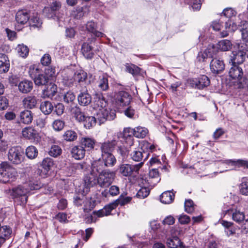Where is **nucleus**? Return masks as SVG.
<instances>
[{
    "label": "nucleus",
    "mask_w": 248,
    "mask_h": 248,
    "mask_svg": "<svg viewBox=\"0 0 248 248\" xmlns=\"http://www.w3.org/2000/svg\"><path fill=\"white\" fill-rule=\"evenodd\" d=\"M240 191L243 195H248V178H242L240 185Z\"/></svg>",
    "instance_id": "obj_52"
},
{
    "label": "nucleus",
    "mask_w": 248,
    "mask_h": 248,
    "mask_svg": "<svg viewBox=\"0 0 248 248\" xmlns=\"http://www.w3.org/2000/svg\"><path fill=\"white\" fill-rule=\"evenodd\" d=\"M40 109L45 115L50 114L54 109V106L50 101H44L41 103Z\"/></svg>",
    "instance_id": "obj_37"
},
{
    "label": "nucleus",
    "mask_w": 248,
    "mask_h": 248,
    "mask_svg": "<svg viewBox=\"0 0 248 248\" xmlns=\"http://www.w3.org/2000/svg\"><path fill=\"white\" fill-rule=\"evenodd\" d=\"M224 163L234 167H246L248 169V161L244 159H227L224 160Z\"/></svg>",
    "instance_id": "obj_34"
},
{
    "label": "nucleus",
    "mask_w": 248,
    "mask_h": 248,
    "mask_svg": "<svg viewBox=\"0 0 248 248\" xmlns=\"http://www.w3.org/2000/svg\"><path fill=\"white\" fill-rule=\"evenodd\" d=\"M54 165V162L52 159L46 157L44 158L42 162V166L43 168L46 171L48 172L51 170V168Z\"/></svg>",
    "instance_id": "obj_48"
},
{
    "label": "nucleus",
    "mask_w": 248,
    "mask_h": 248,
    "mask_svg": "<svg viewBox=\"0 0 248 248\" xmlns=\"http://www.w3.org/2000/svg\"><path fill=\"white\" fill-rule=\"evenodd\" d=\"M116 116L114 111L112 110H108L107 109H99L96 114L97 122L99 125L104 124L106 121L112 120Z\"/></svg>",
    "instance_id": "obj_9"
},
{
    "label": "nucleus",
    "mask_w": 248,
    "mask_h": 248,
    "mask_svg": "<svg viewBox=\"0 0 248 248\" xmlns=\"http://www.w3.org/2000/svg\"><path fill=\"white\" fill-rule=\"evenodd\" d=\"M229 74L230 77L234 79H237L238 83L240 84V87L242 86L245 79L243 78V71L242 69L236 64H232L230 68Z\"/></svg>",
    "instance_id": "obj_12"
},
{
    "label": "nucleus",
    "mask_w": 248,
    "mask_h": 248,
    "mask_svg": "<svg viewBox=\"0 0 248 248\" xmlns=\"http://www.w3.org/2000/svg\"><path fill=\"white\" fill-rule=\"evenodd\" d=\"M94 108H101L102 109L107 105V102L101 93H95L93 97Z\"/></svg>",
    "instance_id": "obj_33"
},
{
    "label": "nucleus",
    "mask_w": 248,
    "mask_h": 248,
    "mask_svg": "<svg viewBox=\"0 0 248 248\" xmlns=\"http://www.w3.org/2000/svg\"><path fill=\"white\" fill-rule=\"evenodd\" d=\"M33 116V114L31 111L25 109L20 113L19 121L23 124H29L32 122Z\"/></svg>",
    "instance_id": "obj_28"
},
{
    "label": "nucleus",
    "mask_w": 248,
    "mask_h": 248,
    "mask_svg": "<svg viewBox=\"0 0 248 248\" xmlns=\"http://www.w3.org/2000/svg\"><path fill=\"white\" fill-rule=\"evenodd\" d=\"M78 100L79 104L82 106H87L92 102V97L88 93L86 88L83 89L80 91L78 95Z\"/></svg>",
    "instance_id": "obj_18"
},
{
    "label": "nucleus",
    "mask_w": 248,
    "mask_h": 248,
    "mask_svg": "<svg viewBox=\"0 0 248 248\" xmlns=\"http://www.w3.org/2000/svg\"><path fill=\"white\" fill-rule=\"evenodd\" d=\"M38 150L34 146H29L26 149V155L28 158L32 159L36 158L38 155Z\"/></svg>",
    "instance_id": "obj_45"
},
{
    "label": "nucleus",
    "mask_w": 248,
    "mask_h": 248,
    "mask_svg": "<svg viewBox=\"0 0 248 248\" xmlns=\"http://www.w3.org/2000/svg\"><path fill=\"white\" fill-rule=\"evenodd\" d=\"M84 181L85 186L87 187H92L98 184L97 173L93 172V163H92L91 171L89 174L85 176Z\"/></svg>",
    "instance_id": "obj_20"
},
{
    "label": "nucleus",
    "mask_w": 248,
    "mask_h": 248,
    "mask_svg": "<svg viewBox=\"0 0 248 248\" xmlns=\"http://www.w3.org/2000/svg\"><path fill=\"white\" fill-rule=\"evenodd\" d=\"M54 108V111L56 112L57 115L61 116L63 113L64 107L62 103H57L55 105Z\"/></svg>",
    "instance_id": "obj_64"
},
{
    "label": "nucleus",
    "mask_w": 248,
    "mask_h": 248,
    "mask_svg": "<svg viewBox=\"0 0 248 248\" xmlns=\"http://www.w3.org/2000/svg\"><path fill=\"white\" fill-rule=\"evenodd\" d=\"M225 23V20L223 19V17H221L219 20H216L212 22L211 27L212 29L216 31H219L223 28V26L222 24Z\"/></svg>",
    "instance_id": "obj_56"
},
{
    "label": "nucleus",
    "mask_w": 248,
    "mask_h": 248,
    "mask_svg": "<svg viewBox=\"0 0 248 248\" xmlns=\"http://www.w3.org/2000/svg\"><path fill=\"white\" fill-rule=\"evenodd\" d=\"M81 52L87 59H92L94 55L91 43L84 42L82 45Z\"/></svg>",
    "instance_id": "obj_26"
},
{
    "label": "nucleus",
    "mask_w": 248,
    "mask_h": 248,
    "mask_svg": "<svg viewBox=\"0 0 248 248\" xmlns=\"http://www.w3.org/2000/svg\"><path fill=\"white\" fill-rule=\"evenodd\" d=\"M71 111L76 120L79 122H81L85 118V114L79 107L75 106L71 108Z\"/></svg>",
    "instance_id": "obj_40"
},
{
    "label": "nucleus",
    "mask_w": 248,
    "mask_h": 248,
    "mask_svg": "<svg viewBox=\"0 0 248 248\" xmlns=\"http://www.w3.org/2000/svg\"><path fill=\"white\" fill-rule=\"evenodd\" d=\"M98 87L103 91H106L108 89L109 86L107 75L104 74L102 76L99 77Z\"/></svg>",
    "instance_id": "obj_41"
},
{
    "label": "nucleus",
    "mask_w": 248,
    "mask_h": 248,
    "mask_svg": "<svg viewBox=\"0 0 248 248\" xmlns=\"http://www.w3.org/2000/svg\"><path fill=\"white\" fill-rule=\"evenodd\" d=\"M211 72L214 74H218L221 73L225 68L224 62L217 58L212 59L210 64Z\"/></svg>",
    "instance_id": "obj_17"
},
{
    "label": "nucleus",
    "mask_w": 248,
    "mask_h": 248,
    "mask_svg": "<svg viewBox=\"0 0 248 248\" xmlns=\"http://www.w3.org/2000/svg\"><path fill=\"white\" fill-rule=\"evenodd\" d=\"M16 50L18 55L22 58H26L29 54L28 47L23 44L18 45Z\"/></svg>",
    "instance_id": "obj_51"
},
{
    "label": "nucleus",
    "mask_w": 248,
    "mask_h": 248,
    "mask_svg": "<svg viewBox=\"0 0 248 248\" xmlns=\"http://www.w3.org/2000/svg\"><path fill=\"white\" fill-rule=\"evenodd\" d=\"M175 197V195L171 191H167L164 192L160 195V199L161 202L165 204H170L171 203Z\"/></svg>",
    "instance_id": "obj_36"
},
{
    "label": "nucleus",
    "mask_w": 248,
    "mask_h": 248,
    "mask_svg": "<svg viewBox=\"0 0 248 248\" xmlns=\"http://www.w3.org/2000/svg\"><path fill=\"white\" fill-rule=\"evenodd\" d=\"M246 52L242 46H239L238 50H235L231 52L230 55V62L232 64L239 65L243 63L246 58Z\"/></svg>",
    "instance_id": "obj_8"
},
{
    "label": "nucleus",
    "mask_w": 248,
    "mask_h": 248,
    "mask_svg": "<svg viewBox=\"0 0 248 248\" xmlns=\"http://www.w3.org/2000/svg\"><path fill=\"white\" fill-rule=\"evenodd\" d=\"M116 163V159L111 154H101V157L93 161V167H96L97 170H101L103 168L113 166Z\"/></svg>",
    "instance_id": "obj_5"
},
{
    "label": "nucleus",
    "mask_w": 248,
    "mask_h": 248,
    "mask_svg": "<svg viewBox=\"0 0 248 248\" xmlns=\"http://www.w3.org/2000/svg\"><path fill=\"white\" fill-rule=\"evenodd\" d=\"M22 134L23 137L29 140L35 139L37 132L31 127H26L23 129Z\"/></svg>",
    "instance_id": "obj_38"
},
{
    "label": "nucleus",
    "mask_w": 248,
    "mask_h": 248,
    "mask_svg": "<svg viewBox=\"0 0 248 248\" xmlns=\"http://www.w3.org/2000/svg\"><path fill=\"white\" fill-rule=\"evenodd\" d=\"M24 150L20 146L11 147L8 153V160L14 164L18 165L23 160Z\"/></svg>",
    "instance_id": "obj_7"
},
{
    "label": "nucleus",
    "mask_w": 248,
    "mask_h": 248,
    "mask_svg": "<svg viewBox=\"0 0 248 248\" xmlns=\"http://www.w3.org/2000/svg\"><path fill=\"white\" fill-rule=\"evenodd\" d=\"M86 149L83 148L81 145H77L73 147L71 151L72 156L77 160H80L84 158L85 155Z\"/></svg>",
    "instance_id": "obj_29"
},
{
    "label": "nucleus",
    "mask_w": 248,
    "mask_h": 248,
    "mask_svg": "<svg viewBox=\"0 0 248 248\" xmlns=\"http://www.w3.org/2000/svg\"><path fill=\"white\" fill-rule=\"evenodd\" d=\"M116 103L122 107L128 106L131 100V96L127 92L124 91H119L116 94Z\"/></svg>",
    "instance_id": "obj_14"
},
{
    "label": "nucleus",
    "mask_w": 248,
    "mask_h": 248,
    "mask_svg": "<svg viewBox=\"0 0 248 248\" xmlns=\"http://www.w3.org/2000/svg\"><path fill=\"white\" fill-rule=\"evenodd\" d=\"M75 72L70 68L65 69L62 72V80L63 84L68 87H72L75 83Z\"/></svg>",
    "instance_id": "obj_15"
},
{
    "label": "nucleus",
    "mask_w": 248,
    "mask_h": 248,
    "mask_svg": "<svg viewBox=\"0 0 248 248\" xmlns=\"http://www.w3.org/2000/svg\"><path fill=\"white\" fill-rule=\"evenodd\" d=\"M126 70L135 76L140 75L141 69L134 64H130L126 66Z\"/></svg>",
    "instance_id": "obj_49"
},
{
    "label": "nucleus",
    "mask_w": 248,
    "mask_h": 248,
    "mask_svg": "<svg viewBox=\"0 0 248 248\" xmlns=\"http://www.w3.org/2000/svg\"><path fill=\"white\" fill-rule=\"evenodd\" d=\"M222 17L228 18L225 20V31L220 32L221 37H225L228 35L229 31H234L237 29V25L232 21L231 18L236 15V12L232 8H226L223 11Z\"/></svg>",
    "instance_id": "obj_4"
},
{
    "label": "nucleus",
    "mask_w": 248,
    "mask_h": 248,
    "mask_svg": "<svg viewBox=\"0 0 248 248\" xmlns=\"http://www.w3.org/2000/svg\"><path fill=\"white\" fill-rule=\"evenodd\" d=\"M240 31L241 32L242 39L245 42H248V22L246 20L240 22Z\"/></svg>",
    "instance_id": "obj_39"
},
{
    "label": "nucleus",
    "mask_w": 248,
    "mask_h": 248,
    "mask_svg": "<svg viewBox=\"0 0 248 248\" xmlns=\"http://www.w3.org/2000/svg\"><path fill=\"white\" fill-rule=\"evenodd\" d=\"M188 83L191 87L202 90L208 86L210 81L206 76L202 75L198 78L189 79Z\"/></svg>",
    "instance_id": "obj_10"
},
{
    "label": "nucleus",
    "mask_w": 248,
    "mask_h": 248,
    "mask_svg": "<svg viewBox=\"0 0 248 248\" xmlns=\"http://www.w3.org/2000/svg\"><path fill=\"white\" fill-rule=\"evenodd\" d=\"M171 236L166 239V244L169 248H185L183 243L181 241L179 238L177 236V233H179L177 231L173 229L170 230Z\"/></svg>",
    "instance_id": "obj_11"
},
{
    "label": "nucleus",
    "mask_w": 248,
    "mask_h": 248,
    "mask_svg": "<svg viewBox=\"0 0 248 248\" xmlns=\"http://www.w3.org/2000/svg\"><path fill=\"white\" fill-rule=\"evenodd\" d=\"M143 163L140 162L135 165L131 166L129 164H124L120 166L119 172L124 176H128L131 175L133 171L138 172L143 166Z\"/></svg>",
    "instance_id": "obj_13"
},
{
    "label": "nucleus",
    "mask_w": 248,
    "mask_h": 248,
    "mask_svg": "<svg viewBox=\"0 0 248 248\" xmlns=\"http://www.w3.org/2000/svg\"><path fill=\"white\" fill-rule=\"evenodd\" d=\"M19 92L23 93H28L33 89V83L28 80H24L19 82L18 85Z\"/></svg>",
    "instance_id": "obj_30"
},
{
    "label": "nucleus",
    "mask_w": 248,
    "mask_h": 248,
    "mask_svg": "<svg viewBox=\"0 0 248 248\" xmlns=\"http://www.w3.org/2000/svg\"><path fill=\"white\" fill-rule=\"evenodd\" d=\"M64 125L65 123L60 120H56L52 124L53 129L57 131H61L64 128Z\"/></svg>",
    "instance_id": "obj_61"
},
{
    "label": "nucleus",
    "mask_w": 248,
    "mask_h": 248,
    "mask_svg": "<svg viewBox=\"0 0 248 248\" xmlns=\"http://www.w3.org/2000/svg\"><path fill=\"white\" fill-rule=\"evenodd\" d=\"M51 62V57L50 55L48 53L44 54L41 59V62L44 66L48 65L49 64H50Z\"/></svg>",
    "instance_id": "obj_63"
},
{
    "label": "nucleus",
    "mask_w": 248,
    "mask_h": 248,
    "mask_svg": "<svg viewBox=\"0 0 248 248\" xmlns=\"http://www.w3.org/2000/svg\"><path fill=\"white\" fill-rule=\"evenodd\" d=\"M150 190L146 187H141L138 191L136 196L138 198L144 199L147 197L149 194Z\"/></svg>",
    "instance_id": "obj_59"
},
{
    "label": "nucleus",
    "mask_w": 248,
    "mask_h": 248,
    "mask_svg": "<svg viewBox=\"0 0 248 248\" xmlns=\"http://www.w3.org/2000/svg\"><path fill=\"white\" fill-rule=\"evenodd\" d=\"M218 48L223 51L229 50L232 47V44L231 42L227 39H224L220 41L218 43Z\"/></svg>",
    "instance_id": "obj_44"
},
{
    "label": "nucleus",
    "mask_w": 248,
    "mask_h": 248,
    "mask_svg": "<svg viewBox=\"0 0 248 248\" xmlns=\"http://www.w3.org/2000/svg\"><path fill=\"white\" fill-rule=\"evenodd\" d=\"M62 151V150L60 146L53 145L50 148L48 154L51 156L56 157L61 154Z\"/></svg>",
    "instance_id": "obj_53"
},
{
    "label": "nucleus",
    "mask_w": 248,
    "mask_h": 248,
    "mask_svg": "<svg viewBox=\"0 0 248 248\" xmlns=\"http://www.w3.org/2000/svg\"><path fill=\"white\" fill-rule=\"evenodd\" d=\"M86 28L88 32L92 33L96 37H103L105 34L96 30L97 23L93 20L88 21L86 24Z\"/></svg>",
    "instance_id": "obj_24"
},
{
    "label": "nucleus",
    "mask_w": 248,
    "mask_h": 248,
    "mask_svg": "<svg viewBox=\"0 0 248 248\" xmlns=\"http://www.w3.org/2000/svg\"><path fill=\"white\" fill-rule=\"evenodd\" d=\"M195 205L191 199L186 200L185 202V210L188 214H191L195 209Z\"/></svg>",
    "instance_id": "obj_54"
},
{
    "label": "nucleus",
    "mask_w": 248,
    "mask_h": 248,
    "mask_svg": "<svg viewBox=\"0 0 248 248\" xmlns=\"http://www.w3.org/2000/svg\"><path fill=\"white\" fill-rule=\"evenodd\" d=\"M82 122L84 123V126L88 129L94 126L97 123L96 118L94 116L86 115H85L84 120Z\"/></svg>",
    "instance_id": "obj_43"
},
{
    "label": "nucleus",
    "mask_w": 248,
    "mask_h": 248,
    "mask_svg": "<svg viewBox=\"0 0 248 248\" xmlns=\"http://www.w3.org/2000/svg\"><path fill=\"white\" fill-rule=\"evenodd\" d=\"M42 186L38 181L30 180L22 184L5 190L4 193L13 201L15 204L24 206L27 203L30 192L39 189Z\"/></svg>",
    "instance_id": "obj_1"
},
{
    "label": "nucleus",
    "mask_w": 248,
    "mask_h": 248,
    "mask_svg": "<svg viewBox=\"0 0 248 248\" xmlns=\"http://www.w3.org/2000/svg\"><path fill=\"white\" fill-rule=\"evenodd\" d=\"M232 218L234 221L240 223L244 221L245 215L243 212L236 211L232 214Z\"/></svg>",
    "instance_id": "obj_57"
},
{
    "label": "nucleus",
    "mask_w": 248,
    "mask_h": 248,
    "mask_svg": "<svg viewBox=\"0 0 248 248\" xmlns=\"http://www.w3.org/2000/svg\"><path fill=\"white\" fill-rule=\"evenodd\" d=\"M93 172L97 173L98 184L102 187H106L110 186L115 177L114 171L106 168L98 170L96 167H93Z\"/></svg>",
    "instance_id": "obj_3"
},
{
    "label": "nucleus",
    "mask_w": 248,
    "mask_h": 248,
    "mask_svg": "<svg viewBox=\"0 0 248 248\" xmlns=\"http://www.w3.org/2000/svg\"><path fill=\"white\" fill-rule=\"evenodd\" d=\"M81 146L86 149V151H90L94 148L95 140L93 138L89 137H82L79 142Z\"/></svg>",
    "instance_id": "obj_25"
},
{
    "label": "nucleus",
    "mask_w": 248,
    "mask_h": 248,
    "mask_svg": "<svg viewBox=\"0 0 248 248\" xmlns=\"http://www.w3.org/2000/svg\"><path fill=\"white\" fill-rule=\"evenodd\" d=\"M10 62L8 57L4 54L0 53V73H5L8 71Z\"/></svg>",
    "instance_id": "obj_31"
},
{
    "label": "nucleus",
    "mask_w": 248,
    "mask_h": 248,
    "mask_svg": "<svg viewBox=\"0 0 248 248\" xmlns=\"http://www.w3.org/2000/svg\"><path fill=\"white\" fill-rule=\"evenodd\" d=\"M62 138L66 141H73L77 139L78 134L74 130H68L62 135Z\"/></svg>",
    "instance_id": "obj_42"
},
{
    "label": "nucleus",
    "mask_w": 248,
    "mask_h": 248,
    "mask_svg": "<svg viewBox=\"0 0 248 248\" xmlns=\"http://www.w3.org/2000/svg\"><path fill=\"white\" fill-rule=\"evenodd\" d=\"M31 27L39 28L42 25L41 20L37 16H32L29 21Z\"/></svg>",
    "instance_id": "obj_60"
},
{
    "label": "nucleus",
    "mask_w": 248,
    "mask_h": 248,
    "mask_svg": "<svg viewBox=\"0 0 248 248\" xmlns=\"http://www.w3.org/2000/svg\"><path fill=\"white\" fill-rule=\"evenodd\" d=\"M130 158L134 161L142 162V160L144 158V161L148 157L149 153L145 152L143 148H139L135 149L130 154Z\"/></svg>",
    "instance_id": "obj_16"
},
{
    "label": "nucleus",
    "mask_w": 248,
    "mask_h": 248,
    "mask_svg": "<svg viewBox=\"0 0 248 248\" xmlns=\"http://www.w3.org/2000/svg\"><path fill=\"white\" fill-rule=\"evenodd\" d=\"M149 179L147 181L151 186H154L160 180L158 169H153L149 171Z\"/></svg>",
    "instance_id": "obj_32"
},
{
    "label": "nucleus",
    "mask_w": 248,
    "mask_h": 248,
    "mask_svg": "<svg viewBox=\"0 0 248 248\" xmlns=\"http://www.w3.org/2000/svg\"><path fill=\"white\" fill-rule=\"evenodd\" d=\"M75 82L77 81L80 86L84 85L87 79V74L82 70H79L75 72Z\"/></svg>",
    "instance_id": "obj_35"
},
{
    "label": "nucleus",
    "mask_w": 248,
    "mask_h": 248,
    "mask_svg": "<svg viewBox=\"0 0 248 248\" xmlns=\"http://www.w3.org/2000/svg\"><path fill=\"white\" fill-rule=\"evenodd\" d=\"M148 133V130L144 127L137 126L135 128L134 136L138 138H144Z\"/></svg>",
    "instance_id": "obj_46"
},
{
    "label": "nucleus",
    "mask_w": 248,
    "mask_h": 248,
    "mask_svg": "<svg viewBox=\"0 0 248 248\" xmlns=\"http://www.w3.org/2000/svg\"><path fill=\"white\" fill-rule=\"evenodd\" d=\"M76 96L72 91H68L63 96V100L67 104L72 103L75 100Z\"/></svg>",
    "instance_id": "obj_58"
},
{
    "label": "nucleus",
    "mask_w": 248,
    "mask_h": 248,
    "mask_svg": "<svg viewBox=\"0 0 248 248\" xmlns=\"http://www.w3.org/2000/svg\"><path fill=\"white\" fill-rule=\"evenodd\" d=\"M100 144L101 154H111L115 147L117 144V141L116 140H112L104 142Z\"/></svg>",
    "instance_id": "obj_21"
},
{
    "label": "nucleus",
    "mask_w": 248,
    "mask_h": 248,
    "mask_svg": "<svg viewBox=\"0 0 248 248\" xmlns=\"http://www.w3.org/2000/svg\"><path fill=\"white\" fill-rule=\"evenodd\" d=\"M123 110L124 114L129 118L134 119L136 114L135 109L131 106H127Z\"/></svg>",
    "instance_id": "obj_55"
},
{
    "label": "nucleus",
    "mask_w": 248,
    "mask_h": 248,
    "mask_svg": "<svg viewBox=\"0 0 248 248\" xmlns=\"http://www.w3.org/2000/svg\"><path fill=\"white\" fill-rule=\"evenodd\" d=\"M220 223L227 229L225 232L227 235H231L234 233L235 230L232 228L233 223L222 220Z\"/></svg>",
    "instance_id": "obj_47"
},
{
    "label": "nucleus",
    "mask_w": 248,
    "mask_h": 248,
    "mask_svg": "<svg viewBox=\"0 0 248 248\" xmlns=\"http://www.w3.org/2000/svg\"><path fill=\"white\" fill-rule=\"evenodd\" d=\"M29 73L30 77L33 80L36 86L46 85L48 82L49 77H53L55 75V70L53 68H48L44 73L39 68L34 65H31L29 68Z\"/></svg>",
    "instance_id": "obj_2"
},
{
    "label": "nucleus",
    "mask_w": 248,
    "mask_h": 248,
    "mask_svg": "<svg viewBox=\"0 0 248 248\" xmlns=\"http://www.w3.org/2000/svg\"><path fill=\"white\" fill-rule=\"evenodd\" d=\"M22 105L27 109H33L36 108L38 99L34 95H27L22 100Z\"/></svg>",
    "instance_id": "obj_22"
},
{
    "label": "nucleus",
    "mask_w": 248,
    "mask_h": 248,
    "mask_svg": "<svg viewBox=\"0 0 248 248\" xmlns=\"http://www.w3.org/2000/svg\"><path fill=\"white\" fill-rule=\"evenodd\" d=\"M209 52V49H205V51L203 52H199L197 57V60L199 62L205 61V60L207 59L208 57L209 56L208 55V53Z\"/></svg>",
    "instance_id": "obj_62"
},
{
    "label": "nucleus",
    "mask_w": 248,
    "mask_h": 248,
    "mask_svg": "<svg viewBox=\"0 0 248 248\" xmlns=\"http://www.w3.org/2000/svg\"><path fill=\"white\" fill-rule=\"evenodd\" d=\"M117 207V204L115 201L109 203V204L106 205L103 209H100L98 211H95L93 212L94 215H97V217H102L105 216H108L110 214L112 210Z\"/></svg>",
    "instance_id": "obj_23"
},
{
    "label": "nucleus",
    "mask_w": 248,
    "mask_h": 248,
    "mask_svg": "<svg viewBox=\"0 0 248 248\" xmlns=\"http://www.w3.org/2000/svg\"><path fill=\"white\" fill-rule=\"evenodd\" d=\"M30 18V13L27 10H18L16 15V20L20 25L27 24L29 22Z\"/></svg>",
    "instance_id": "obj_19"
},
{
    "label": "nucleus",
    "mask_w": 248,
    "mask_h": 248,
    "mask_svg": "<svg viewBox=\"0 0 248 248\" xmlns=\"http://www.w3.org/2000/svg\"><path fill=\"white\" fill-rule=\"evenodd\" d=\"M2 172L1 173L2 178L0 179V182L3 184L11 183L15 182L18 176L16 169L11 166L4 167L1 166Z\"/></svg>",
    "instance_id": "obj_6"
},
{
    "label": "nucleus",
    "mask_w": 248,
    "mask_h": 248,
    "mask_svg": "<svg viewBox=\"0 0 248 248\" xmlns=\"http://www.w3.org/2000/svg\"><path fill=\"white\" fill-rule=\"evenodd\" d=\"M46 86V88L43 91V95L44 97L52 98L57 93V86L51 82Z\"/></svg>",
    "instance_id": "obj_27"
},
{
    "label": "nucleus",
    "mask_w": 248,
    "mask_h": 248,
    "mask_svg": "<svg viewBox=\"0 0 248 248\" xmlns=\"http://www.w3.org/2000/svg\"><path fill=\"white\" fill-rule=\"evenodd\" d=\"M132 200L131 197H124V194H121L119 196V198L115 201L116 204L118 206L120 205L121 206H124L128 203H129Z\"/></svg>",
    "instance_id": "obj_50"
}]
</instances>
